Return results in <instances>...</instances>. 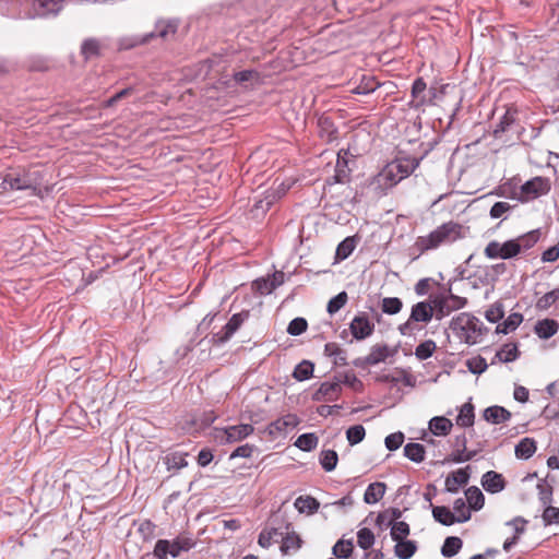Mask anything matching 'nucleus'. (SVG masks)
Here are the masks:
<instances>
[{"instance_id":"obj_50","label":"nucleus","mask_w":559,"mask_h":559,"mask_svg":"<svg viewBox=\"0 0 559 559\" xmlns=\"http://www.w3.org/2000/svg\"><path fill=\"white\" fill-rule=\"evenodd\" d=\"M348 300V295L346 292H341L335 297H333L326 306V311L330 314L336 313L340 309H342Z\"/></svg>"},{"instance_id":"obj_34","label":"nucleus","mask_w":559,"mask_h":559,"mask_svg":"<svg viewBox=\"0 0 559 559\" xmlns=\"http://www.w3.org/2000/svg\"><path fill=\"white\" fill-rule=\"evenodd\" d=\"M300 419L295 414H286L276 419L272 426L277 431H285L287 428H295L299 425Z\"/></svg>"},{"instance_id":"obj_31","label":"nucleus","mask_w":559,"mask_h":559,"mask_svg":"<svg viewBox=\"0 0 559 559\" xmlns=\"http://www.w3.org/2000/svg\"><path fill=\"white\" fill-rule=\"evenodd\" d=\"M404 455L415 463H420L425 460V448L420 443H407L404 447Z\"/></svg>"},{"instance_id":"obj_41","label":"nucleus","mask_w":559,"mask_h":559,"mask_svg":"<svg viewBox=\"0 0 559 559\" xmlns=\"http://www.w3.org/2000/svg\"><path fill=\"white\" fill-rule=\"evenodd\" d=\"M194 543L192 539L187 537H179L170 542V556L178 557L182 551H188L193 547Z\"/></svg>"},{"instance_id":"obj_19","label":"nucleus","mask_w":559,"mask_h":559,"mask_svg":"<svg viewBox=\"0 0 559 559\" xmlns=\"http://www.w3.org/2000/svg\"><path fill=\"white\" fill-rule=\"evenodd\" d=\"M484 419L491 424L506 423L511 418V413L502 406H490L484 411Z\"/></svg>"},{"instance_id":"obj_11","label":"nucleus","mask_w":559,"mask_h":559,"mask_svg":"<svg viewBox=\"0 0 559 559\" xmlns=\"http://www.w3.org/2000/svg\"><path fill=\"white\" fill-rule=\"evenodd\" d=\"M347 155L348 151L346 150H341L337 153L335 174L332 177V183H346L349 181L352 170L348 167Z\"/></svg>"},{"instance_id":"obj_46","label":"nucleus","mask_w":559,"mask_h":559,"mask_svg":"<svg viewBox=\"0 0 559 559\" xmlns=\"http://www.w3.org/2000/svg\"><path fill=\"white\" fill-rule=\"evenodd\" d=\"M455 519H457L459 523L466 522L471 519V509L466 507L465 500L463 498H459L454 501L453 504Z\"/></svg>"},{"instance_id":"obj_55","label":"nucleus","mask_w":559,"mask_h":559,"mask_svg":"<svg viewBox=\"0 0 559 559\" xmlns=\"http://www.w3.org/2000/svg\"><path fill=\"white\" fill-rule=\"evenodd\" d=\"M504 316L503 306L500 302H495L485 312V318L492 323L500 321Z\"/></svg>"},{"instance_id":"obj_24","label":"nucleus","mask_w":559,"mask_h":559,"mask_svg":"<svg viewBox=\"0 0 559 559\" xmlns=\"http://www.w3.org/2000/svg\"><path fill=\"white\" fill-rule=\"evenodd\" d=\"M536 442L532 438H523L515 447L518 459L527 460L536 452Z\"/></svg>"},{"instance_id":"obj_16","label":"nucleus","mask_w":559,"mask_h":559,"mask_svg":"<svg viewBox=\"0 0 559 559\" xmlns=\"http://www.w3.org/2000/svg\"><path fill=\"white\" fill-rule=\"evenodd\" d=\"M481 485L486 491L496 493L504 488L506 483L501 474H498L493 471H489L484 474Z\"/></svg>"},{"instance_id":"obj_57","label":"nucleus","mask_w":559,"mask_h":559,"mask_svg":"<svg viewBox=\"0 0 559 559\" xmlns=\"http://www.w3.org/2000/svg\"><path fill=\"white\" fill-rule=\"evenodd\" d=\"M378 86L379 83L373 78H364L353 92L356 94H369L376 91Z\"/></svg>"},{"instance_id":"obj_8","label":"nucleus","mask_w":559,"mask_h":559,"mask_svg":"<svg viewBox=\"0 0 559 559\" xmlns=\"http://www.w3.org/2000/svg\"><path fill=\"white\" fill-rule=\"evenodd\" d=\"M349 330L354 338L361 341L373 333L374 324L369 320L367 314L361 313L352 320Z\"/></svg>"},{"instance_id":"obj_39","label":"nucleus","mask_w":559,"mask_h":559,"mask_svg":"<svg viewBox=\"0 0 559 559\" xmlns=\"http://www.w3.org/2000/svg\"><path fill=\"white\" fill-rule=\"evenodd\" d=\"M338 462V455L334 450H324L320 454V464L326 472L333 471Z\"/></svg>"},{"instance_id":"obj_10","label":"nucleus","mask_w":559,"mask_h":559,"mask_svg":"<svg viewBox=\"0 0 559 559\" xmlns=\"http://www.w3.org/2000/svg\"><path fill=\"white\" fill-rule=\"evenodd\" d=\"M106 48L105 43L95 37L86 38L81 44V55L84 61H90L103 56V51Z\"/></svg>"},{"instance_id":"obj_26","label":"nucleus","mask_w":559,"mask_h":559,"mask_svg":"<svg viewBox=\"0 0 559 559\" xmlns=\"http://www.w3.org/2000/svg\"><path fill=\"white\" fill-rule=\"evenodd\" d=\"M469 509L478 511L484 507L485 497L478 487L472 486L465 491Z\"/></svg>"},{"instance_id":"obj_35","label":"nucleus","mask_w":559,"mask_h":559,"mask_svg":"<svg viewBox=\"0 0 559 559\" xmlns=\"http://www.w3.org/2000/svg\"><path fill=\"white\" fill-rule=\"evenodd\" d=\"M356 241L354 237H347L341 241L336 248L335 258L336 260L347 259L354 251Z\"/></svg>"},{"instance_id":"obj_20","label":"nucleus","mask_w":559,"mask_h":559,"mask_svg":"<svg viewBox=\"0 0 559 559\" xmlns=\"http://www.w3.org/2000/svg\"><path fill=\"white\" fill-rule=\"evenodd\" d=\"M453 427L452 421L443 416H437L429 420V430L435 436H448Z\"/></svg>"},{"instance_id":"obj_42","label":"nucleus","mask_w":559,"mask_h":559,"mask_svg":"<svg viewBox=\"0 0 559 559\" xmlns=\"http://www.w3.org/2000/svg\"><path fill=\"white\" fill-rule=\"evenodd\" d=\"M496 357L502 362H510L519 357V349L515 344L509 343L496 354Z\"/></svg>"},{"instance_id":"obj_12","label":"nucleus","mask_w":559,"mask_h":559,"mask_svg":"<svg viewBox=\"0 0 559 559\" xmlns=\"http://www.w3.org/2000/svg\"><path fill=\"white\" fill-rule=\"evenodd\" d=\"M342 393L340 382H323L320 388L313 393V401H335Z\"/></svg>"},{"instance_id":"obj_44","label":"nucleus","mask_w":559,"mask_h":559,"mask_svg":"<svg viewBox=\"0 0 559 559\" xmlns=\"http://www.w3.org/2000/svg\"><path fill=\"white\" fill-rule=\"evenodd\" d=\"M301 538L295 532L287 533V535L283 538L281 549L284 554L289 552L290 550H297L301 546Z\"/></svg>"},{"instance_id":"obj_45","label":"nucleus","mask_w":559,"mask_h":559,"mask_svg":"<svg viewBox=\"0 0 559 559\" xmlns=\"http://www.w3.org/2000/svg\"><path fill=\"white\" fill-rule=\"evenodd\" d=\"M436 348H437V345H436L435 341L427 340V341L420 343L416 347L415 355L418 359L425 360L433 355V353L436 352Z\"/></svg>"},{"instance_id":"obj_48","label":"nucleus","mask_w":559,"mask_h":559,"mask_svg":"<svg viewBox=\"0 0 559 559\" xmlns=\"http://www.w3.org/2000/svg\"><path fill=\"white\" fill-rule=\"evenodd\" d=\"M358 546L365 550L372 547L374 544V535L370 528L364 527L357 532Z\"/></svg>"},{"instance_id":"obj_60","label":"nucleus","mask_w":559,"mask_h":559,"mask_svg":"<svg viewBox=\"0 0 559 559\" xmlns=\"http://www.w3.org/2000/svg\"><path fill=\"white\" fill-rule=\"evenodd\" d=\"M276 535H277L276 528L263 530L259 535L258 544L262 548H269L273 543L274 536H276Z\"/></svg>"},{"instance_id":"obj_5","label":"nucleus","mask_w":559,"mask_h":559,"mask_svg":"<svg viewBox=\"0 0 559 559\" xmlns=\"http://www.w3.org/2000/svg\"><path fill=\"white\" fill-rule=\"evenodd\" d=\"M28 17H45L61 11L64 0H22Z\"/></svg>"},{"instance_id":"obj_6","label":"nucleus","mask_w":559,"mask_h":559,"mask_svg":"<svg viewBox=\"0 0 559 559\" xmlns=\"http://www.w3.org/2000/svg\"><path fill=\"white\" fill-rule=\"evenodd\" d=\"M550 188L551 186L549 179L544 177H534L521 187L520 200L522 202H526L545 195L550 191Z\"/></svg>"},{"instance_id":"obj_28","label":"nucleus","mask_w":559,"mask_h":559,"mask_svg":"<svg viewBox=\"0 0 559 559\" xmlns=\"http://www.w3.org/2000/svg\"><path fill=\"white\" fill-rule=\"evenodd\" d=\"M523 321V316L519 312L511 313L502 323L496 328L497 333L508 334L514 331Z\"/></svg>"},{"instance_id":"obj_3","label":"nucleus","mask_w":559,"mask_h":559,"mask_svg":"<svg viewBox=\"0 0 559 559\" xmlns=\"http://www.w3.org/2000/svg\"><path fill=\"white\" fill-rule=\"evenodd\" d=\"M432 318H436V309L433 302H431L430 295L427 300L412 306L409 318L406 322L399 325V331L402 335H411L418 329V323L428 324Z\"/></svg>"},{"instance_id":"obj_53","label":"nucleus","mask_w":559,"mask_h":559,"mask_svg":"<svg viewBox=\"0 0 559 559\" xmlns=\"http://www.w3.org/2000/svg\"><path fill=\"white\" fill-rule=\"evenodd\" d=\"M243 319L240 313L234 314L224 326V336L222 337V340H228L240 328Z\"/></svg>"},{"instance_id":"obj_23","label":"nucleus","mask_w":559,"mask_h":559,"mask_svg":"<svg viewBox=\"0 0 559 559\" xmlns=\"http://www.w3.org/2000/svg\"><path fill=\"white\" fill-rule=\"evenodd\" d=\"M385 493V485L383 483L370 484L364 495V500L368 504H373L380 501Z\"/></svg>"},{"instance_id":"obj_54","label":"nucleus","mask_w":559,"mask_h":559,"mask_svg":"<svg viewBox=\"0 0 559 559\" xmlns=\"http://www.w3.org/2000/svg\"><path fill=\"white\" fill-rule=\"evenodd\" d=\"M520 253L518 240H508L501 243L500 259H511Z\"/></svg>"},{"instance_id":"obj_59","label":"nucleus","mask_w":559,"mask_h":559,"mask_svg":"<svg viewBox=\"0 0 559 559\" xmlns=\"http://www.w3.org/2000/svg\"><path fill=\"white\" fill-rule=\"evenodd\" d=\"M545 525L559 524V508L549 506L543 512Z\"/></svg>"},{"instance_id":"obj_32","label":"nucleus","mask_w":559,"mask_h":559,"mask_svg":"<svg viewBox=\"0 0 559 559\" xmlns=\"http://www.w3.org/2000/svg\"><path fill=\"white\" fill-rule=\"evenodd\" d=\"M354 551V544L353 540L348 539H340L332 549L333 555L337 559H347L352 556Z\"/></svg>"},{"instance_id":"obj_7","label":"nucleus","mask_w":559,"mask_h":559,"mask_svg":"<svg viewBox=\"0 0 559 559\" xmlns=\"http://www.w3.org/2000/svg\"><path fill=\"white\" fill-rule=\"evenodd\" d=\"M33 186L31 179L24 171H12L4 176L0 186V193L9 190H23Z\"/></svg>"},{"instance_id":"obj_51","label":"nucleus","mask_w":559,"mask_h":559,"mask_svg":"<svg viewBox=\"0 0 559 559\" xmlns=\"http://www.w3.org/2000/svg\"><path fill=\"white\" fill-rule=\"evenodd\" d=\"M366 430L361 425H355L347 429L346 438L350 445H355L364 440Z\"/></svg>"},{"instance_id":"obj_18","label":"nucleus","mask_w":559,"mask_h":559,"mask_svg":"<svg viewBox=\"0 0 559 559\" xmlns=\"http://www.w3.org/2000/svg\"><path fill=\"white\" fill-rule=\"evenodd\" d=\"M469 475L464 468H460L449 474L445 478V489L449 492H457L461 486L468 483Z\"/></svg>"},{"instance_id":"obj_4","label":"nucleus","mask_w":559,"mask_h":559,"mask_svg":"<svg viewBox=\"0 0 559 559\" xmlns=\"http://www.w3.org/2000/svg\"><path fill=\"white\" fill-rule=\"evenodd\" d=\"M435 305L436 319L442 320L453 311L463 309L467 305V298L452 294L451 289L431 295Z\"/></svg>"},{"instance_id":"obj_1","label":"nucleus","mask_w":559,"mask_h":559,"mask_svg":"<svg viewBox=\"0 0 559 559\" xmlns=\"http://www.w3.org/2000/svg\"><path fill=\"white\" fill-rule=\"evenodd\" d=\"M460 238H462V226L450 221L425 236H418L412 246V250L419 257L428 251L437 250L441 246L453 243Z\"/></svg>"},{"instance_id":"obj_52","label":"nucleus","mask_w":559,"mask_h":559,"mask_svg":"<svg viewBox=\"0 0 559 559\" xmlns=\"http://www.w3.org/2000/svg\"><path fill=\"white\" fill-rule=\"evenodd\" d=\"M409 534V526L404 521L394 522L391 527V537L393 540H403Z\"/></svg>"},{"instance_id":"obj_15","label":"nucleus","mask_w":559,"mask_h":559,"mask_svg":"<svg viewBox=\"0 0 559 559\" xmlns=\"http://www.w3.org/2000/svg\"><path fill=\"white\" fill-rule=\"evenodd\" d=\"M466 437L462 435L455 439V450L451 454V461L455 463H463L471 461L476 454V451L467 450Z\"/></svg>"},{"instance_id":"obj_2","label":"nucleus","mask_w":559,"mask_h":559,"mask_svg":"<svg viewBox=\"0 0 559 559\" xmlns=\"http://www.w3.org/2000/svg\"><path fill=\"white\" fill-rule=\"evenodd\" d=\"M450 328L461 341L468 345L478 343L483 335L481 321L467 312H462L454 317L451 321Z\"/></svg>"},{"instance_id":"obj_33","label":"nucleus","mask_w":559,"mask_h":559,"mask_svg":"<svg viewBox=\"0 0 559 559\" xmlns=\"http://www.w3.org/2000/svg\"><path fill=\"white\" fill-rule=\"evenodd\" d=\"M416 544L412 540H397L395 545V555L400 559H409L416 551Z\"/></svg>"},{"instance_id":"obj_37","label":"nucleus","mask_w":559,"mask_h":559,"mask_svg":"<svg viewBox=\"0 0 559 559\" xmlns=\"http://www.w3.org/2000/svg\"><path fill=\"white\" fill-rule=\"evenodd\" d=\"M313 364L309 360H302L293 372V377L298 381H305L312 377Z\"/></svg>"},{"instance_id":"obj_36","label":"nucleus","mask_w":559,"mask_h":559,"mask_svg":"<svg viewBox=\"0 0 559 559\" xmlns=\"http://www.w3.org/2000/svg\"><path fill=\"white\" fill-rule=\"evenodd\" d=\"M403 308V301L397 297H385L381 301V310L385 314H396Z\"/></svg>"},{"instance_id":"obj_56","label":"nucleus","mask_w":559,"mask_h":559,"mask_svg":"<svg viewBox=\"0 0 559 559\" xmlns=\"http://www.w3.org/2000/svg\"><path fill=\"white\" fill-rule=\"evenodd\" d=\"M308 328V322L304 318H295L293 319L288 326H287V333L294 336L300 335L304 332H306Z\"/></svg>"},{"instance_id":"obj_27","label":"nucleus","mask_w":559,"mask_h":559,"mask_svg":"<svg viewBox=\"0 0 559 559\" xmlns=\"http://www.w3.org/2000/svg\"><path fill=\"white\" fill-rule=\"evenodd\" d=\"M295 508L300 512H307L308 514H312L318 511L320 503L318 500L310 496H300L295 501Z\"/></svg>"},{"instance_id":"obj_13","label":"nucleus","mask_w":559,"mask_h":559,"mask_svg":"<svg viewBox=\"0 0 559 559\" xmlns=\"http://www.w3.org/2000/svg\"><path fill=\"white\" fill-rule=\"evenodd\" d=\"M222 431L226 436V442L234 443L251 436L254 431V427L250 424H240L223 428Z\"/></svg>"},{"instance_id":"obj_25","label":"nucleus","mask_w":559,"mask_h":559,"mask_svg":"<svg viewBox=\"0 0 559 559\" xmlns=\"http://www.w3.org/2000/svg\"><path fill=\"white\" fill-rule=\"evenodd\" d=\"M527 521L522 518H516L510 522H508V525L512 526L514 528V535L511 538H508L503 544V549L506 551H509L510 548L516 544L518 539L520 538V535L524 533L525 525Z\"/></svg>"},{"instance_id":"obj_49","label":"nucleus","mask_w":559,"mask_h":559,"mask_svg":"<svg viewBox=\"0 0 559 559\" xmlns=\"http://www.w3.org/2000/svg\"><path fill=\"white\" fill-rule=\"evenodd\" d=\"M186 456L187 453L174 452L165 457V463L167 464L168 468L179 469L188 465Z\"/></svg>"},{"instance_id":"obj_40","label":"nucleus","mask_w":559,"mask_h":559,"mask_svg":"<svg viewBox=\"0 0 559 559\" xmlns=\"http://www.w3.org/2000/svg\"><path fill=\"white\" fill-rule=\"evenodd\" d=\"M462 539L455 536L447 537L442 546L441 552L444 557L456 555L462 548Z\"/></svg>"},{"instance_id":"obj_62","label":"nucleus","mask_w":559,"mask_h":559,"mask_svg":"<svg viewBox=\"0 0 559 559\" xmlns=\"http://www.w3.org/2000/svg\"><path fill=\"white\" fill-rule=\"evenodd\" d=\"M516 240H518V243L520 247V251L522 249H530L537 242L538 234H537V231H532V233L527 234L526 236L518 238Z\"/></svg>"},{"instance_id":"obj_47","label":"nucleus","mask_w":559,"mask_h":559,"mask_svg":"<svg viewBox=\"0 0 559 559\" xmlns=\"http://www.w3.org/2000/svg\"><path fill=\"white\" fill-rule=\"evenodd\" d=\"M559 299V288H555L551 292L546 293L544 296L538 298L536 301V308L538 310H547Z\"/></svg>"},{"instance_id":"obj_58","label":"nucleus","mask_w":559,"mask_h":559,"mask_svg":"<svg viewBox=\"0 0 559 559\" xmlns=\"http://www.w3.org/2000/svg\"><path fill=\"white\" fill-rule=\"evenodd\" d=\"M384 442L388 450L395 451L403 444L404 435L401 431L391 433L385 438Z\"/></svg>"},{"instance_id":"obj_38","label":"nucleus","mask_w":559,"mask_h":559,"mask_svg":"<svg viewBox=\"0 0 559 559\" xmlns=\"http://www.w3.org/2000/svg\"><path fill=\"white\" fill-rule=\"evenodd\" d=\"M319 442L318 437L310 432L300 435L295 441V445L302 451H311L317 448Z\"/></svg>"},{"instance_id":"obj_63","label":"nucleus","mask_w":559,"mask_h":559,"mask_svg":"<svg viewBox=\"0 0 559 559\" xmlns=\"http://www.w3.org/2000/svg\"><path fill=\"white\" fill-rule=\"evenodd\" d=\"M484 253L489 259H497L500 258L501 254V243L498 241H490L485 250Z\"/></svg>"},{"instance_id":"obj_22","label":"nucleus","mask_w":559,"mask_h":559,"mask_svg":"<svg viewBox=\"0 0 559 559\" xmlns=\"http://www.w3.org/2000/svg\"><path fill=\"white\" fill-rule=\"evenodd\" d=\"M558 323L552 319H544L536 323L535 332L540 338H549L558 331Z\"/></svg>"},{"instance_id":"obj_17","label":"nucleus","mask_w":559,"mask_h":559,"mask_svg":"<svg viewBox=\"0 0 559 559\" xmlns=\"http://www.w3.org/2000/svg\"><path fill=\"white\" fill-rule=\"evenodd\" d=\"M393 350L385 344H376L371 347L370 353L366 357V364L369 366L378 365L393 355Z\"/></svg>"},{"instance_id":"obj_30","label":"nucleus","mask_w":559,"mask_h":559,"mask_svg":"<svg viewBox=\"0 0 559 559\" xmlns=\"http://www.w3.org/2000/svg\"><path fill=\"white\" fill-rule=\"evenodd\" d=\"M320 136L326 142H333L337 139V129L334 127L330 118L319 119Z\"/></svg>"},{"instance_id":"obj_9","label":"nucleus","mask_w":559,"mask_h":559,"mask_svg":"<svg viewBox=\"0 0 559 559\" xmlns=\"http://www.w3.org/2000/svg\"><path fill=\"white\" fill-rule=\"evenodd\" d=\"M402 179L392 169L390 164H386L381 171L373 177L371 185L379 189L381 192L396 186Z\"/></svg>"},{"instance_id":"obj_14","label":"nucleus","mask_w":559,"mask_h":559,"mask_svg":"<svg viewBox=\"0 0 559 559\" xmlns=\"http://www.w3.org/2000/svg\"><path fill=\"white\" fill-rule=\"evenodd\" d=\"M389 164L391 165L392 169L399 175V178L403 180L407 178L419 166V159L403 157L396 158Z\"/></svg>"},{"instance_id":"obj_64","label":"nucleus","mask_w":559,"mask_h":559,"mask_svg":"<svg viewBox=\"0 0 559 559\" xmlns=\"http://www.w3.org/2000/svg\"><path fill=\"white\" fill-rule=\"evenodd\" d=\"M511 209L508 202H496L490 209V216L499 218Z\"/></svg>"},{"instance_id":"obj_43","label":"nucleus","mask_w":559,"mask_h":559,"mask_svg":"<svg viewBox=\"0 0 559 559\" xmlns=\"http://www.w3.org/2000/svg\"><path fill=\"white\" fill-rule=\"evenodd\" d=\"M177 31V24L171 21H160L156 24V34L152 33L148 37L158 36L160 38H167L169 35H174Z\"/></svg>"},{"instance_id":"obj_61","label":"nucleus","mask_w":559,"mask_h":559,"mask_svg":"<svg viewBox=\"0 0 559 559\" xmlns=\"http://www.w3.org/2000/svg\"><path fill=\"white\" fill-rule=\"evenodd\" d=\"M170 551V542L166 539H159L154 548V554L159 559H166Z\"/></svg>"},{"instance_id":"obj_29","label":"nucleus","mask_w":559,"mask_h":559,"mask_svg":"<svg viewBox=\"0 0 559 559\" xmlns=\"http://www.w3.org/2000/svg\"><path fill=\"white\" fill-rule=\"evenodd\" d=\"M475 414L474 406L471 403H465L462 405L460 413L456 417V424L460 427H471L474 425Z\"/></svg>"},{"instance_id":"obj_21","label":"nucleus","mask_w":559,"mask_h":559,"mask_svg":"<svg viewBox=\"0 0 559 559\" xmlns=\"http://www.w3.org/2000/svg\"><path fill=\"white\" fill-rule=\"evenodd\" d=\"M433 519L442 525L450 526L457 522L455 514L444 506H432Z\"/></svg>"}]
</instances>
